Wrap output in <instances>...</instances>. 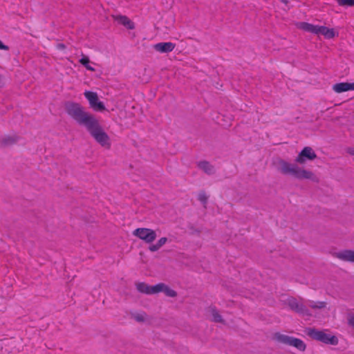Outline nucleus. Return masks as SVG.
<instances>
[{"mask_svg": "<svg viewBox=\"0 0 354 354\" xmlns=\"http://www.w3.org/2000/svg\"><path fill=\"white\" fill-rule=\"evenodd\" d=\"M134 236L138 237L145 243L151 244L156 239L157 234L155 230L147 227H138L132 232Z\"/></svg>", "mask_w": 354, "mask_h": 354, "instance_id": "4", "label": "nucleus"}, {"mask_svg": "<svg viewBox=\"0 0 354 354\" xmlns=\"http://www.w3.org/2000/svg\"><path fill=\"white\" fill-rule=\"evenodd\" d=\"M341 6H354V0H336Z\"/></svg>", "mask_w": 354, "mask_h": 354, "instance_id": "24", "label": "nucleus"}, {"mask_svg": "<svg viewBox=\"0 0 354 354\" xmlns=\"http://www.w3.org/2000/svg\"><path fill=\"white\" fill-rule=\"evenodd\" d=\"M289 346H293L300 351H304L306 348V345L303 340L294 337H292Z\"/></svg>", "mask_w": 354, "mask_h": 354, "instance_id": "17", "label": "nucleus"}, {"mask_svg": "<svg viewBox=\"0 0 354 354\" xmlns=\"http://www.w3.org/2000/svg\"><path fill=\"white\" fill-rule=\"evenodd\" d=\"M176 47V44L168 42H160L153 45V48L157 52L160 53H167L171 52Z\"/></svg>", "mask_w": 354, "mask_h": 354, "instance_id": "8", "label": "nucleus"}, {"mask_svg": "<svg viewBox=\"0 0 354 354\" xmlns=\"http://www.w3.org/2000/svg\"><path fill=\"white\" fill-rule=\"evenodd\" d=\"M168 239L167 237H161L158 241L154 244H151L149 246V250L151 252H155L158 251L164 245L166 244Z\"/></svg>", "mask_w": 354, "mask_h": 354, "instance_id": "16", "label": "nucleus"}, {"mask_svg": "<svg viewBox=\"0 0 354 354\" xmlns=\"http://www.w3.org/2000/svg\"><path fill=\"white\" fill-rule=\"evenodd\" d=\"M316 158L317 154L315 151L310 147H305L295 158V163L280 159L277 162V169L281 174L291 176L298 180L317 181L315 175L311 171L297 165H304L307 161H312Z\"/></svg>", "mask_w": 354, "mask_h": 354, "instance_id": "2", "label": "nucleus"}, {"mask_svg": "<svg viewBox=\"0 0 354 354\" xmlns=\"http://www.w3.org/2000/svg\"><path fill=\"white\" fill-rule=\"evenodd\" d=\"M57 49H59V50H64V49H65V45H64V44H58L57 45Z\"/></svg>", "mask_w": 354, "mask_h": 354, "instance_id": "28", "label": "nucleus"}, {"mask_svg": "<svg viewBox=\"0 0 354 354\" xmlns=\"http://www.w3.org/2000/svg\"><path fill=\"white\" fill-rule=\"evenodd\" d=\"M115 21L123 25L129 30H133L135 28L134 23L130 20L127 16L116 15L113 17Z\"/></svg>", "mask_w": 354, "mask_h": 354, "instance_id": "13", "label": "nucleus"}, {"mask_svg": "<svg viewBox=\"0 0 354 354\" xmlns=\"http://www.w3.org/2000/svg\"><path fill=\"white\" fill-rule=\"evenodd\" d=\"M209 311L212 316V319L214 322L217 323H223V319L221 317V315L219 314L218 310L214 307H209Z\"/></svg>", "mask_w": 354, "mask_h": 354, "instance_id": "20", "label": "nucleus"}, {"mask_svg": "<svg viewBox=\"0 0 354 354\" xmlns=\"http://www.w3.org/2000/svg\"><path fill=\"white\" fill-rule=\"evenodd\" d=\"M333 90L337 93H341L348 91H354V82H340L333 86Z\"/></svg>", "mask_w": 354, "mask_h": 354, "instance_id": "11", "label": "nucleus"}, {"mask_svg": "<svg viewBox=\"0 0 354 354\" xmlns=\"http://www.w3.org/2000/svg\"><path fill=\"white\" fill-rule=\"evenodd\" d=\"M80 63L89 71L93 72L95 71V69L89 64L90 59L86 55H82V58L80 59Z\"/></svg>", "mask_w": 354, "mask_h": 354, "instance_id": "22", "label": "nucleus"}, {"mask_svg": "<svg viewBox=\"0 0 354 354\" xmlns=\"http://www.w3.org/2000/svg\"><path fill=\"white\" fill-rule=\"evenodd\" d=\"M317 35H322L326 39H332L337 36V32L333 28H329L324 26H317Z\"/></svg>", "mask_w": 354, "mask_h": 354, "instance_id": "12", "label": "nucleus"}, {"mask_svg": "<svg viewBox=\"0 0 354 354\" xmlns=\"http://www.w3.org/2000/svg\"><path fill=\"white\" fill-rule=\"evenodd\" d=\"M198 199L205 205L207 202L208 196L205 192L202 191L198 194Z\"/></svg>", "mask_w": 354, "mask_h": 354, "instance_id": "25", "label": "nucleus"}, {"mask_svg": "<svg viewBox=\"0 0 354 354\" xmlns=\"http://www.w3.org/2000/svg\"><path fill=\"white\" fill-rule=\"evenodd\" d=\"M19 140V138L17 135H7L5 136L1 141V143L3 146H10L15 144Z\"/></svg>", "mask_w": 354, "mask_h": 354, "instance_id": "18", "label": "nucleus"}, {"mask_svg": "<svg viewBox=\"0 0 354 354\" xmlns=\"http://www.w3.org/2000/svg\"><path fill=\"white\" fill-rule=\"evenodd\" d=\"M138 291L141 293L146 295H154L156 294V285L149 286L144 282H138L136 283Z\"/></svg>", "mask_w": 354, "mask_h": 354, "instance_id": "10", "label": "nucleus"}, {"mask_svg": "<svg viewBox=\"0 0 354 354\" xmlns=\"http://www.w3.org/2000/svg\"><path fill=\"white\" fill-rule=\"evenodd\" d=\"M348 324L354 328V315H350L348 317Z\"/></svg>", "mask_w": 354, "mask_h": 354, "instance_id": "26", "label": "nucleus"}, {"mask_svg": "<svg viewBox=\"0 0 354 354\" xmlns=\"http://www.w3.org/2000/svg\"><path fill=\"white\" fill-rule=\"evenodd\" d=\"M286 302L288 306L292 310L301 315L302 316L311 315L309 310L303 303L302 299H297L294 297H290L287 299Z\"/></svg>", "mask_w": 354, "mask_h": 354, "instance_id": "5", "label": "nucleus"}, {"mask_svg": "<svg viewBox=\"0 0 354 354\" xmlns=\"http://www.w3.org/2000/svg\"><path fill=\"white\" fill-rule=\"evenodd\" d=\"M282 3L287 5L288 4V0H280Z\"/></svg>", "mask_w": 354, "mask_h": 354, "instance_id": "29", "label": "nucleus"}, {"mask_svg": "<svg viewBox=\"0 0 354 354\" xmlns=\"http://www.w3.org/2000/svg\"><path fill=\"white\" fill-rule=\"evenodd\" d=\"M350 153L352 154V155H354V149H352L351 151H350Z\"/></svg>", "mask_w": 354, "mask_h": 354, "instance_id": "30", "label": "nucleus"}, {"mask_svg": "<svg viewBox=\"0 0 354 354\" xmlns=\"http://www.w3.org/2000/svg\"><path fill=\"white\" fill-rule=\"evenodd\" d=\"M64 108L68 115L84 126L96 142L106 149L111 148L110 138L95 116L86 111L78 103L68 102Z\"/></svg>", "mask_w": 354, "mask_h": 354, "instance_id": "1", "label": "nucleus"}, {"mask_svg": "<svg viewBox=\"0 0 354 354\" xmlns=\"http://www.w3.org/2000/svg\"><path fill=\"white\" fill-rule=\"evenodd\" d=\"M332 256L342 261L354 263V250H353L346 249L335 252Z\"/></svg>", "mask_w": 354, "mask_h": 354, "instance_id": "7", "label": "nucleus"}, {"mask_svg": "<svg viewBox=\"0 0 354 354\" xmlns=\"http://www.w3.org/2000/svg\"><path fill=\"white\" fill-rule=\"evenodd\" d=\"M131 317L138 322H144L146 320L147 315L145 313H132Z\"/></svg>", "mask_w": 354, "mask_h": 354, "instance_id": "23", "label": "nucleus"}, {"mask_svg": "<svg viewBox=\"0 0 354 354\" xmlns=\"http://www.w3.org/2000/svg\"><path fill=\"white\" fill-rule=\"evenodd\" d=\"M273 338L274 340L279 343L290 345L292 337L279 333H277L274 335Z\"/></svg>", "mask_w": 354, "mask_h": 354, "instance_id": "19", "label": "nucleus"}, {"mask_svg": "<svg viewBox=\"0 0 354 354\" xmlns=\"http://www.w3.org/2000/svg\"><path fill=\"white\" fill-rule=\"evenodd\" d=\"M297 28L313 34L317 33V26L307 22H299L296 24Z\"/></svg>", "mask_w": 354, "mask_h": 354, "instance_id": "14", "label": "nucleus"}, {"mask_svg": "<svg viewBox=\"0 0 354 354\" xmlns=\"http://www.w3.org/2000/svg\"><path fill=\"white\" fill-rule=\"evenodd\" d=\"M308 306L313 310L322 309L326 306V303L325 301H309Z\"/></svg>", "mask_w": 354, "mask_h": 354, "instance_id": "21", "label": "nucleus"}, {"mask_svg": "<svg viewBox=\"0 0 354 354\" xmlns=\"http://www.w3.org/2000/svg\"><path fill=\"white\" fill-rule=\"evenodd\" d=\"M197 165L200 169L208 175H212L215 172L214 166L207 161L198 162Z\"/></svg>", "mask_w": 354, "mask_h": 354, "instance_id": "15", "label": "nucleus"}, {"mask_svg": "<svg viewBox=\"0 0 354 354\" xmlns=\"http://www.w3.org/2000/svg\"><path fill=\"white\" fill-rule=\"evenodd\" d=\"M0 49L1 50H8L9 49L8 46H6V45H4L2 41L0 40Z\"/></svg>", "mask_w": 354, "mask_h": 354, "instance_id": "27", "label": "nucleus"}, {"mask_svg": "<svg viewBox=\"0 0 354 354\" xmlns=\"http://www.w3.org/2000/svg\"><path fill=\"white\" fill-rule=\"evenodd\" d=\"M306 333L312 339L327 344L337 345L338 344V339L337 337L335 335H330L322 330L308 328L306 330Z\"/></svg>", "mask_w": 354, "mask_h": 354, "instance_id": "3", "label": "nucleus"}, {"mask_svg": "<svg viewBox=\"0 0 354 354\" xmlns=\"http://www.w3.org/2000/svg\"><path fill=\"white\" fill-rule=\"evenodd\" d=\"M85 97L88 100L92 109L95 111H104L105 106L102 102L99 100L97 94L95 92L86 91L84 93Z\"/></svg>", "mask_w": 354, "mask_h": 354, "instance_id": "6", "label": "nucleus"}, {"mask_svg": "<svg viewBox=\"0 0 354 354\" xmlns=\"http://www.w3.org/2000/svg\"><path fill=\"white\" fill-rule=\"evenodd\" d=\"M156 294L164 292L166 296L169 297H175L177 296V292L164 283L156 284Z\"/></svg>", "mask_w": 354, "mask_h": 354, "instance_id": "9", "label": "nucleus"}]
</instances>
